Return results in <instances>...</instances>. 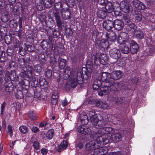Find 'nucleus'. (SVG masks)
<instances>
[{
  "instance_id": "nucleus-23",
  "label": "nucleus",
  "mask_w": 155,
  "mask_h": 155,
  "mask_svg": "<svg viewBox=\"0 0 155 155\" xmlns=\"http://www.w3.org/2000/svg\"><path fill=\"white\" fill-rule=\"evenodd\" d=\"M104 83L101 82L100 79H97L94 82L93 88L94 89H97L99 88L101 86H103Z\"/></svg>"
},
{
  "instance_id": "nucleus-36",
  "label": "nucleus",
  "mask_w": 155,
  "mask_h": 155,
  "mask_svg": "<svg viewBox=\"0 0 155 155\" xmlns=\"http://www.w3.org/2000/svg\"><path fill=\"white\" fill-rule=\"evenodd\" d=\"M60 14L58 12H56L54 14V16L55 18V19L57 23V24L58 26H61L62 24V22L61 20Z\"/></svg>"
},
{
  "instance_id": "nucleus-16",
  "label": "nucleus",
  "mask_w": 155,
  "mask_h": 155,
  "mask_svg": "<svg viewBox=\"0 0 155 155\" xmlns=\"http://www.w3.org/2000/svg\"><path fill=\"white\" fill-rule=\"evenodd\" d=\"M58 93L57 91L56 90L53 91L51 93V103L53 105H56L58 102Z\"/></svg>"
},
{
  "instance_id": "nucleus-39",
  "label": "nucleus",
  "mask_w": 155,
  "mask_h": 155,
  "mask_svg": "<svg viewBox=\"0 0 155 155\" xmlns=\"http://www.w3.org/2000/svg\"><path fill=\"white\" fill-rule=\"evenodd\" d=\"M40 45L44 49L48 48L49 47V43L46 40H43L40 43Z\"/></svg>"
},
{
  "instance_id": "nucleus-53",
  "label": "nucleus",
  "mask_w": 155,
  "mask_h": 155,
  "mask_svg": "<svg viewBox=\"0 0 155 155\" xmlns=\"http://www.w3.org/2000/svg\"><path fill=\"white\" fill-rule=\"evenodd\" d=\"M113 10L116 9V8H117L120 7L119 4L117 2H114L113 3Z\"/></svg>"
},
{
  "instance_id": "nucleus-25",
  "label": "nucleus",
  "mask_w": 155,
  "mask_h": 155,
  "mask_svg": "<svg viewBox=\"0 0 155 155\" xmlns=\"http://www.w3.org/2000/svg\"><path fill=\"white\" fill-rule=\"evenodd\" d=\"M120 48L122 52L124 54H128L129 52V48L128 46L125 44L121 45Z\"/></svg>"
},
{
  "instance_id": "nucleus-56",
  "label": "nucleus",
  "mask_w": 155,
  "mask_h": 155,
  "mask_svg": "<svg viewBox=\"0 0 155 155\" xmlns=\"http://www.w3.org/2000/svg\"><path fill=\"white\" fill-rule=\"evenodd\" d=\"M142 18V16L141 14L136 13V20L140 21Z\"/></svg>"
},
{
  "instance_id": "nucleus-24",
  "label": "nucleus",
  "mask_w": 155,
  "mask_h": 155,
  "mask_svg": "<svg viewBox=\"0 0 155 155\" xmlns=\"http://www.w3.org/2000/svg\"><path fill=\"white\" fill-rule=\"evenodd\" d=\"M20 83L23 89L27 90L29 88L30 82L28 80L24 79V80H22Z\"/></svg>"
},
{
  "instance_id": "nucleus-64",
  "label": "nucleus",
  "mask_w": 155,
  "mask_h": 155,
  "mask_svg": "<svg viewBox=\"0 0 155 155\" xmlns=\"http://www.w3.org/2000/svg\"><path fill=\"white\" fill-rule=\"evenodd\" d=\"M108 155H121L120 152H112L109 153Z\"/></svg>"
},
{
  "instance_id": "nucleus-38",
  "label": "nucleus",
  "mask_w": 155,
  "mask_h": 155,
  "mask_svg": "<svg viewBox=\"0 0 155 155\" xmlns=\"http://www.w3.org/2000/svg\"><path fill=\"white\" fill-rule=\"evenodd\" d=\"M54 130L53 129H51L48 130L45 134L46 137L49 139H51L53 137Z\"/></svg>"
},
{
  "instance_id": "nucleus-26",
  "label": "nucleus",
  "mask_w": 155,
  "mask_h": 155,
  "mask_svg": "<svg viewBox=\"0 0 155 155\" xmlns=\"http://www.w3.org/2000/svg\"><path fill=\"white\" fill-rule=\"evenodd\" d=\"M130 51L133 54L136 53V42L133 40H131L130 42Z\"/></svg>"
},
{
  "instance_id": "nucleus-3",
  "label": "nucleus",
  "mask_w": 155,
  "mask_h": 155,
  "mask_svg": "<svg viewBox=\"0 0 155 155\" xmlns=\"http://www.w3.org/2000/svg\"><path fill=\"white\" fill-rule=\"evenodd\" d=\"M82 75L81 72H73L69 81L66 84V87L74 88L78 84H81L83 82Z\"/></svg>"
},
{
  "instance_id": "nucleus-30",
  "label": "nucleus",
  "mask_w": 155,
  "mask_h": 155,
  "mask_svg": "<svg viewBox=\"0 0 155 155\" xmlns=\"http://www.w3.org/2000/svg\"><path fill=\"white\" fill-rule=\"evenodd\" d=\"M66 63V60L61 58L59 61L57 66L60 69H62L65 67Z\"/></svg>"
},
{
  "instance_id": "nucleus-63",
  "label": "nucleus",
  "mask_w": 155,
  "mask_h": 155,
  "mask_svg": "<svg viewBox=\"0 0 155 155\" xmlns=\"http://www.w3.org/2000/svg\"><path fill=\"white\" fill-rule=\"evenodd\" d=\"M40 96V93L37 92H34V97L36 98H38Z\"/></svg>"
},
{
  "instance_id": "nucleus-58",
  "label": "nucleus",
  "mask_w": 155,
  "mask_h": 155,
  "mask_svg": "<svg viewBox=\"0 0 155 155\" xmlns=\"http://www.w3.org/2000/svg\"><path fill=\"white\" fill-rule=\"evenodd\" d=\"M123 20L126 23H128L130 21L129 19L126 16H123Z\"/></svg>"
},
{
  "instance_id": "nucleus-37",
  "label": "nucleus",
  "mask_w": 155,
  "mask_h": 155,
  "mask_svg": "<svg viewBox=\"0 0 155 155\" xmlns=\"http://www.w3.org/2000/svg\"><path fill=\"white\" fill-rule=\"evenodd\" d=\"M39 84L41 87L46 88L48 86V83L44 78H40L39 81Z\"/></svg>"
},
{
  "instance_id": "nucleus-6",
  "label": "nucleus",
  "mask_w": 155,
  "mask_h": 155,
  "mask_svg": "<svg viewBox=\"0 0 155 155\" xmlns=\"http://www.w3.org/2000/svg\"><path fill=\"white\" fill-rule=\"evenodd\" d=\"M115 82L110 81L109 82L104 83L103 86L98 90V94L101 96L109 94L111 90V87L115 86Z\"/></svg>"
},
{
  "instance_id": "nucleus-31",
  "label": "nucleus",
  "mask_w": 155,
  "mask_h": 155,
  "mask_svg": "<svg viewBox=\"0 0 155 155\" xmlns=\"http://www.w3.org/2000/svg\"><path fill=\"white\" fill-rule=\"evenodd\" d=\"M108 60V56L105 54H103L100 57V61L102 64H105V63Z\"/></svg>"
},
{
  "instance_id": "nucleus-54",
  "label": "nucleus",
  "mask_w": 155,
  "mask_h": 155,
  "mask_svg": "<svg viewBox=\"0 0 155 155\" xmlns=\"http://www.w3.org/2000/svg\"><path fill=\"white\" fill-rule=\"evenodd\" d=\"M72 31L71 29L69 28V29L66 30V35L68 37L71 36L72 35Z\"/></svg>"
},
{
  "instance_id": "nucleus-45",
  "label": "nucleus",
  "mask_w": 155,
  "mask_h": 155,
  "mask_svg": "<svg viewBox=\"0 0 155 155\" xmlns=\"http://www.w3.org/2000/svg\"><path fill=\"white\" fill-rule=\"evenodd\" d=\"M16 97L18 99H21L23 97V95L22 92L20 90L18 91L16 94Z\"/></svg>"
},
{
  "instance_id": "nucleus-28",
  "label": "nucleus",
  "mask_w": 155,
  "mask_h": 155,
  "mask_svg": "<svg viewBox=\"0 0 155 155\" xmlns=\"http://www.w3.org/2000/svg\"><path fill=\"white\" fill-rule=\"evenodd\" d=\"M112 140L114 142H118L122 140V136L119 134H115L111 135Z\"/></svg>"
},
{
  "instance_id": "nucleus-11",
  "label": "nucleus",
  "mask_w": 155,
  "mask_h": 155,
  "mask_svg": "<svg viewBox=\"0 0 155 155\" xmlns=\"http://www.w3.org/2000/svg\"><path fill=\"white\" fill-rule=\"evenodd\" d=\"M109 54L111 57L116 60L120 56V51L115 48L111 49L110 51Z\"/></svg>"
},
{
  "instance_id": "nucleus-17",
  "label": "nucleus",
  "mask_w": 155,
  "mask_h": 155,
  "mask_svg": "<svg viewBox=\"0 0 155 155\" xmlns=\"http://www.w3.org/2000/svg\"><path fill=\"white\" fill-rule=\"evenodd\" d=\"M113 21L110 20H107L103 21L102 25L103 27L106 30H108L113 27Z\"/></svg>"
},
{
  "instance_id": "nucleus-41",
  "label": "nucleus",
  "mask_w": 155,
  "mask_h": 155,
  "mask_svg": "<svg viewBox=\"0 0 155 155\" xmlns=\"http://www.w3.org/2000/svg\"><path fill=\"white\" fill-rule=\"evenodd\" d=\"M19 130L23 134H26L28 132V128L25 126L22 125L19 128Z\"/></svg>"
},
{
  "instance_id": "nucleus-27",
  "label": "nucleus",
  "mask_w": 155,
  "mask_h": 155,
  "mask_svg": "<svg viewBox=\"0 0 155 155\" xmlns=\"http://www.w3.org/2000/svg\"><path fill=\"white\" fill-rule=\"evenodd\" d=\"M146 52L148 55H153L155 53V46L151 45L148 47L146 49Z\"/></svg>"
},
{
  "instance_id": "nucleus-19",
  "label": "nucleus",
  "mask_w": 155,
  "mask_h": 155,
  "mask_svg": "<svg viewBox=\"0 0 155 155\" xmlns=\"http://www.w3.org/2000/svg\"><path fill=\"white\" fill-rule=\"evenodd\" d=\"M113 23V27L117 30H120L124 27V24L120 20H115Z\"/></svg>"
},
{
  "instance_id": "nucleus-33",
  "label": "nucleus",
  "mask_w": 155,
  "mask_h": 155,
  "mask_svg": "<svg viewBox=\"0 0 155 155\" xmlns=\"http://www.w3.org/2000/svg\"><path fill=\"white\" fill-rule=\"evenodd\" d=\"M37 8L38 10L41 11L44 9L45 5L43 2L42 0H37Z\"/></svg>"
},
{
  "instance_id": "nucleus-32",
  "label": "nucleus",
  "mask_w": 155,
  "mask_h": 155,
  "mask_svg": "<svg viewBox=\"0 0 155 155\" xmlns=\"http://www.w3.org/2000/svg\"><path fill=\"white\" fill-rule=\"evenodd\" d=\"M54 2V0H44L43 2L45 5V8H49L51 7Z\"/></svg>"
},
{
  "instance_id": "nucleus-18",
  "label": "nucleus",
  "mask_w": 155,
  "mask_h": 155,
  "mask_svg": "<svg viewBox=\"0 0 155 155\" xmlns=\"http://www.w3.org/2000/svg\"><path fill=\"white\" fill-rule=\"evenodd\" d=\"M102 2L101 3V5H104L103 7L104 9L106 10L107 12L110 13L113 11V4L110 2H108L106 4L104 3V0H102Z\"/></svg>"
},
{
  "instance_id": "nucleus-29",
  "label": "nucleus",
  "mask_w": 155,
  "mask_h": 155,
  "mask_svg": "<svg viewBox=\"0 0 155 155\" xmlns=\"http://www.w3.org/2000/svg\"><path fill=\"white\" fill-rule=\"evenodd\" d=\"M145 6L142 2L136 0V12H139L141 10L145 9Z\"/></svg>"
},
{
  "instance_id": "nucleus-46",
  "label": "nucleus",
  "mask_w": 155,
  "mask_h": 155,
  "mask_svg": "<svg viewBox=\"0 0 155 155\" xmlns=\"http://www.w3.org/2000/svg\"><path fill=\"white\" fill-rule=\"evenodd\" d=\"M121 8L120 7L117 8L113 10L115 15L116 16H119L121 15Z\"/></svg>"
},
{
  "instance_id": "nucleus-12",
  "label": "nucleus",
  "mask_w": 155,
  "mask_h": 155,
  "mask_svg": "<svg viewBox=\"0 0 155 155\" xmlns=\"http://www.w3.org/2000/svg\"><path fill=\"white\" fill-rule=\"evenodd\" d=\"M105 36L107 41L113 42L116 40L117 38L115 33L113 31H107L106 33Z\"/></svg>"
},
{
  "instance_id": "nucleus-14",
  "label": "nucleus",
  "mask_w": 155,
  "mask_h": 155,
  "mask_svg": "<svg viewBox=\"0 0 155 155\" xmlns=\"http://www.w3.org/2000/svg\"><path fill=\"white\" fill-rule=\"evenodd\" d=\"M101 80L104 83H108L110 81L115 82L114 80H112L110 79V74L107 72H103L101 74Z\"/></svg>"
},
{
  "instance_id": "nucleus-22",
  "label": "nucleus",
  "mask_w": 155,
  "mask_h": 155,
  "mask_svg": "<svg viewBox=\"0 0 155 155\" xmlns=\"http://www.w3.org/2000/svg\"><path fill=\"white\" fill-rule=\"evenodd\" d=\"M120 6L122 11L124 13H127L130 10V7L128 3L125 1H122L120 3Z\"/></svg>"
},
{
  "instance_id": "nucleus-52",
  "label": "nucleus",
  "mask_w": 155,
  "mask_h": 155,
  "mask_svg": "<svg viewBox=\"0 0 155 155\" xmlns=\"http://www.w3.org/2000/svg\"><path fill=\"white\" fill-rule=\"evenodd\" d=\"M127 35V34L126 33L123 32L121 34H120V35L119 37V39H120V38H121L122 39L123 37L124 39L123 41H125L126 39H127L126 36Z\"/></svg>"
},
{
  "instance_id": "nucleus-2",
  "label": "nucleus",
  "mask_w": 155,
  "mask_h": 155,
  "mask_svg": "<svg viewBox=\"0 0 155 155\" xmlns=\"http://www.w3.org/2000/svg\"><path fill=\"white\" fill-rule=\"evenodd\" d=\"M80 120L81 123L82 125L78 126L77 129L78 131L81 134L90 135L91 138H94L96 137V135L97 134V132L94 131L92 132L88 127L84 125L87 124L88 122L87 115L84 113L81 114Z\"/></svg>"
},
{
  "instance_id": "nucleus-44",
  "label": "nucleus",
  "mask_w": 155,
  "mask_h": 155,
  "mask_svg": "<svg viewBox=\"0 0 155 155\" xmlns=\"http://www.w3.org/2000/svg\"><path fill=\"white\" fill-rule=\"evenodd\" d=\"M41 67L39 64L35 65L33 68V70L37 72H39L41 71Z\"/></svg>"
},
{
  "instance_id": "nucleus-4",
  "label": "nucleus",
  "mask_w": 155,
  "mask_h": 155,
  "mask_svg": "<svg viewBox=\"0 0 155 155\" xmlns=\"http://www.w3.org/2000/svg\"><path fill=\"white\" fill-rule=\"evenodd\" d=\"M88 116L90 117L91 123L95 128H101L107 124L106 121L104 119L99 120L98 118L97 115L94 112H89Z\"/></svg>"
},
{
  "instance_id": "nucleus-7",
  "label": "nucleus",
  "mask_w": 155,
  "mask_h": 155,
  "mask_svg": "<svg viewBox=\"0 0 155 155\" xmlns=\"http://www.w3.org/2000/svg\"><path fill=\"white\" fill-rule=\"evenodd\" d=\"M91 104H94L97 107H99V106L102 107V106H105L106 103L105 102H103L100 100L89 99L87 98L84 102L82 104V106H87Z\"/></svg>"
},
{
  "instance_id": "nucleus-57",
  "label": "nucleus",
  "mask_w": 155,
  "mask_h": 155,
  "mask_svg": "<svg viewBox=\"0 0 155 155\" xmlns=\"http://www.w3.org/2000/svg\"><path fill=\"white\" fill-rule=\"evenodd\" d=\"M39 61L40 63L42 64H47V60L46 58H45L41 60H39Z\"/></svg>"
},
{
  "instance_id": "nucleus-50",
  "label": "nucleus",
  "mask_w": 155,
  "mask_h": 155,
  "mask_svg": "<svg viewBox=\"0 0 155 155\" xmlns=\"http://www.w3.org/2000/svg\"><path fill=\"white\" fill-rule=\"evenodd\" d=\"M8 133L11 137H12L13 135L12 127L11 125H8Z\"/></svg>"
},
{
  "instance_id": "nucleus-10",
  "label": "nucleus",
  "mask_w": 155,
  "mask_h": 155,
  "mask_svg": "<svg viewBox=\"0 0 155 155\" xmlns=\"http://www.w3.org/2000/svg\"><path fill=\"white\" fill-rule=\"evenodd\" d=\"M110 74V79L114 81L120 78L123 75L122 72L120 70L113 71Z\"/></svg>"
},
{
  "instance_id": "nucleus-48",
  "label": "nucleus",
  "mask_w": 155,
  "mask_h": 155,
  "mask_svg": "<svg viewBox=\"0 0 155 155\" xmlns=\"http://www.w3.org/2000/svg\"><path fill=\"white\" fill-rule=\"evenodd\" d=\"M28 116L31 119L35 120L37 118L36 115L32 111L29 112Z\"/></svg>"
},
{
  "instance_id": "nucleus-47",
  "label": "nucleus",
  "mask_w": 155,
  "mask_h": 155,
  "mask_svg": "<svg viewBox=\"0 0 155 155\" xmlns=\"http://www.w3.org/2000/svg\"><path fill=\"white\" fill-rule=\"evenodd\" d=\"M66 3L68 6L73 7L74 4V0H66Z\"/></svg>"
},
{
  "instance_id": "nucleus-8",
  "label": "nucleus",
  "mask_w": 155,
  "mask_h": 155,
  "mask_svg": "<svg viewBox=\"0 0 155 155\" xmlns=\"http://www.w3.org/2000/svg\"><path fill=\"white\" fill-rule=\"evenodd\" d=\"M58 4L60 6V8H62L61 14L62 18L64 20L69 19L71 17V12L69 9L67 8H62V5L61 3H58Z\"/></svg>"
},
{
  "instance_id": "nucleus-60",
  "label": "nucleus",
  "mask_w": 155,
  "mask_h": 155,
  "mask_svg": "<svg viewBox=\"0 0 155 155\" xmlns=\"http://www.w3.org/2000/svg\"><path fill=\"white\" fill-rule=\"evenodd\" d=\"M38 57L39 60L46 58L45 57V56L43 54H39L38 55Z\"/></svg>"
},
{
  "instance_id": "nucleus-61",
  "label": "nucleus",
  "mask_w": 155,
  "mask_h": 155,
  "mask_svg": "<svg viewBox=\"0 0 155 155\" xmlns=\"http://www.w3.org/2000/svg\"><path fill=\"white\" fill-rule=\"evenodd\" d=\"M53 35L54 38H57L59 35V33L55 29H54L53 31Z\"/></svg>"
},
{
  "instance_id": "nucleus-34",
  "label": "nucleus",
  "mask_w": 155,
  "mask_h": 155,
  "mask_svg": "<svg viewBox=\"0 0 155 155\" xmlns=\"http://www.w3.org/2000/svg\"><path fill=\"white\" fill-rule=\"evenodd\" d=\"M67 146V141L63 140L60 144L59 147L57 149V151L58 152H60L62 150L65 149Z\"/></svg>"
},
{
  "instance_id": "nucleus-21",
  "label": "nucleus",
  "mask_w": 155,
  "mask_h": 155,
  "mask_svg": "<svg viewBox=\"0 0 155 155\" xmlns=\"http://www.w3.org/2000/svg\"><path fill=\"white\" fill-rule=\"evenodd\" d=\"M71 70L70 68L67 67L64 72L63 77L65 80H67L69 78H70L72 73Z\"/></svg>"
},
{
  "instance_id": "nucleus-15",
  "label": "nucleus",
  "mask_w": 155,
  "mask_h": 155,
  "mask_svg": "<svg viewBox=\"0 0 155 155\" xmlns=\"http://www.w3.org/2000/svg\"><path fill=\"white\" fill-rule=\"evenodd\" d=\"M96 44L97 45L99 48L104 49L107 48L109 46L108 41L105 39H102L101 41H97Z\"/></svg>"
},
{
  "instance_id": "nucleus-55",
  "label": "nucleus",
  "mask_w": 155,
  "mask_h": 155,
  "mask_svg": "<svg viewBox=\"0 0 155 155\" xmlns=\"http://www.w3.org/2000/svg\"><path fill=\"white\" fill-rule=\"evenodd\" d=\"M13 45L14 47L15 48H18L20 45V42L17 40H15L13 43Z\"/></svg>"
},
{
  "instance_id": "nucleus-5",
  "label": "nucleus",
  "mask_w": 155,
  "mask_h": 155,
  "mask_svg": "<svg viewBox=\"0 0 155 155\" xmlns=\"http://www.w3.org/2000/svg\"><path fill=\"white\" fill-rule=\"evenodd\" d=\"M140 77V78H139L138 77L137 78H136V86L137 85V87H138V86L137 83L139 84V83L140 82L142 84H140V86L138 91H137V95L138 99H141L143 97H144V94L145 93L146 91H147V86L145 84L142 83L144 81L143 79L142 78V77L143 76H141Z\"/></svg>"
},
{
  "instance_id": "nucleus-59",
  "label": "nucleus",
  "mask_w": 155,
  "mask_h": 155,
  "mask_svg": "<svg viewBox=\"0 0 155 155\" xmlns=\"http://www.w3.org/2000/svg\"><path fill=\"white\" fill-rule=\"evenodd\" d=\"M31 130L34 133H36L39 130V129L36 127H33Z\"/></svg>"
},
{
  "instance_id": "nucleus-42",
  "label": "nucleus",
  "mask_w": 155,
  "mask_h": 155,
  "mask_svg": "<svg viewBox=\"0 0 155 155\" xmlns=\"http://www.w3.org/2000/svg\"><path fill=\"white\" fill-rule=\"evenodd\" d=\"M124 101V98L121 97H117L115 99V102L116 104L118 105L121 104Z\"/></svg>"
},
{
  "instance_id": "nucleus-9",
  "label": "nucleus",
  "mask_w": 155,
  "mask_h": 155,
  "mask_svg": "<svg viewBox=\"0 0 155 155\" xmlns=\"http://www.w3.org/2000/svg\"><path fill=\"white\" fill-rule=\"evenodd\" d=\"M32 68L30 66H28L27 68L22 69L19 74V76L24 78H29V74H31L32 72Z\"/></svg>"
},
{
  "instance_id": "nucleus-49",
  "label": "nucleus",
  "mask_w": 155,
  "mask_h": 155,
  "mask_svg": "<svg viewBox=\"0 0 155 155\" xmlns=\"http://www.w3.org/2000/svg\"><path fill=\"white\" fill-rule=\"evenodd\" d=\"M26 50L24 49L22 47H20L19 51V54L21 55H24L26 53Z\"/></svg>"
},
{
  "instance_id": "nucleus-13",
  "label": "nucleus",
  "mask_w": 155,
  "mask_h": 155,
  "mask_svg": "<svg viewBox=\"0 0 155 155\" xmlns=\"http://www.w3.org/2000/svg\"><path fill=\"white\" fill-rule=\"evenodd\" d=\"M60 59L59 56L58 55L50 58V65L52 67V68H54L55 67L57 66Z\"/></svg>"
},
{
  "instance_id": "nucleus-35",
  "label": "nucleus",
  "mask_w": 155,
  "mask_h": 155,
  "mask_svg": "<svg viewBox=\"0 0 155 155\" xmlns=\"http://www.w3.org/2000/svg\"><path fill=\"white\" fill-rule=\"evenodd\" d=\"M100 129H102V130L104 131V132L106 134H113L114 132V130L110 127H104L103 126L102 128H101Z\"/></svg>"
},
{
  "instance_id": "nucleus-43",
  "label": "nucleus",
  "mask_w": 155,
  "mask_h": 155,
  "mask_svg": "<svg viewBox=\"0 0 155 155\" xmlns=\"http://www.w3.org/2000/svg\"><path fill=\"white\" fill-rule=\"evenodd\" d=\"M33 146L34 150H38L40 149V144L37 141H35L33 142Z\"/></svg>"
},
{
  "instance_id": "nucleus-62",
  "label": "nucleus",
  "mask_w": 155,
  "mask_h": 155,
  "mask_svg": "<svg viewBox=\"0 0 155 155\" xmlns=\"http://www.w3.org/2000/svg\"><path fill=\"white\" fill-rule=\"evenodd\" d=\"M61 103L62 105L63 106H66L67 105L68 102L66 98H65L64 100H62Z\"/></svg>"
},
{
  "instance_id": "nucleus-40",
  "label": "nucleus",
  "mask_w": 155,
  "mask_h": 155,
  "mask_svg": "<svg viewBox=\"0 0 155 155\" xmlns=\"http://www.w3.org/2000/svg\"><path fill=\"white\" fill-rule=\"evenodd\" d=\"M144 34L143 32L140 30L136 31V38L141 39L143 38Z\"/></svg>"
},
{
  "instance_id": "nucleus-51",
  "label": "nucleus",
  "mask_w": 155,
  "mask_h": 155,
  "mask_svg": "<svg viewBox=\"0 0 155 155\" xmlns=\"http://www.w3.org/2000/svg\"><path fill=\"white\" fill-rule=\"evenodd\" d=\"M46 74L48 78L51 77L52 74V71L49 69H47L45 71Z\"/></svg>"
},
{
  "instance_id": "nucleus-20",
  "label": "nucleus",
  "mask_w": 155,
  "mask_h": 155,
  "mask_svg": "<svg viewBox=\"0 0 155 155\" xmlns=\"http://www.w3.org/2000/svg\"><path fill=\"white\" fill-rule=\"evenodd\" d=\"M107 12L105 9H104V8L100 7V8L98 10L97 12V15L98 17L102 19H104L106 17Z\"/></svg>"
},
{
  "instance_id": "nucleus-1",
  "label": "nucleus",
  "mask_w": 155,
  "mask_h": 155,
  "mask_svg": "<svg viewBox=\"0 0 155 155\" xmlns=\"http://www.w3.org/2000/svg\"><path fill=\"white\" fill-rule=\"evenodd\" d=\"M97 132V134L96 135L97 137L95 140H93L87 143L85 145V148L86 150L89 153H91L93 150L99 148L102 146L106 144L108 140L106 139H104L101 136H100L99 130L95 131Z\"/></svg>"
}]
</instances>
